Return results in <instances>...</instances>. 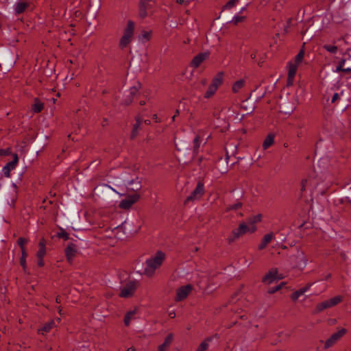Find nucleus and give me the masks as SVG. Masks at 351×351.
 Instances as JSON below:
<instances>
[{"label":"nucleus","instance_id":"44","mask_svg":"<svg viewBox=\"0 0 351 351\" xmlns=\"http://www.w3.org/2000/svg\"><path fill=\"white\" fill-rule=\"evenodd\" d=\"M151 32H143L141 36L142 39H144L145 40H149L150 38Z\"/></svg>","mask_w":351,"mask_h":351},{"label":"nucleus","instance_id":"51","mask_svg":"<svg viewBox=\"0 0 351 351\" xmlns=\"http://www.w3.org/2000/svg\"><path fill=\"white\" fill-rule=\"evenodd\" d=\"M169 316L171 318H174L176 317V313L174 311H171L169 313Z\"/></svg>","mask_w":351,"mask_h":351},{"label":"nucleus","instance_id":"45","mask_svg":"<svg viewBox=\"0 0 351 351\" xmlns=\"http://www.w3.org/2000/svg\"><path fill=\"white\" fill-rule=\"evenodd\" d=\"M281 289L280 285L276 286L274 287H271L268 290V293L270 294L274 293L275 292L278 291Z\"/></svg>","mask_w":351,"mask_h":351},{"label":"nucleus","instance_id":"42","mask_svg":"<svg viewBox=\"0 0 351 351\" xmlns=\"http://www.w3.org/2000/svg\"><path fill=\"white\" fill-rule=\"evenodd\" d=\"M27 242V239L23 237H20L18 239V244L21 248V251H23V249H25L24 245Z\"/></svg>","mask_w":351,"mask_h":351},{"label":"nucleus","instance_id":"59","mask_svg":"<svg viewBox=\"0 0 351 351\" xmlns=\"http://www.w3.org/2000/svg\"><path fill=\"white\" fill-rule=\"evenodd\" d=\"M144 122H145V123L146 125H149V124H150V123H151V122H150V121H149V120H148V119L145 120V121H144Z\"/></svg>","mask_w":351,"mask_h":351},{"label":"nucleus","instance_id":"15","mask_svg":"<svg viewBox=\"0 0 351 351\" xmlns=\"http://www.w3.org/2000/svg\"><path fill=\"white\" fill-rule=\"evenodd\" d=\"M142 119L141 117L137 116L136 117V123L133 125L132 130L131 132L130 138L132 139L135 138L138 134L139 131L141 130Z\"/></svg>","mask_w":351,"mask_h":351},{"label":"nucleus","instance_id":"34","mask_svg":"<svg viewBox=\"0 0 351 351\" xmlns=\"http://www.w3.org/2000/svg\"><path fill=\"white\" fill-rule=\"evenodd\" d=\"M242 203L241 202H237L235 204H229L226 207V212H229L230 210H237L240 209L242 207Z\"/></svg>","mask_w":351,"mask_h":351},{"label":"nucleus","instance_id":"38","mask_svg":"<svg viewBox=\"0 0 351 351\" xmlns=\"http://www.w3.org/2000/svg\"><path fill=\"white\" fill-rule=\"evenodd\" d=\"M239 1V0H229L224 5V9L230 10L234 7Z\"/></svg>","mask_w":351,"mask_h":351},{"label":"nucleus","instance_id":"33","mask_svg":"<svg viewBox=\"0 0 351 351\" xmlns=\"http://www.w3.org/2000/svg\"><path fill=\"white\" fill-rule=\"evenodd\" d=\"M27 256V254L25 249H23L21 251V257L20 258V264L22 266L24 271L26 270L27 263H26V258Z\"/></svg>","mask_w":351,"mask_h":351},{"label":"nucleus","instance_id":"4","mask_svg":"<svg viewBox=\"0 0 351 351\" xmlns=\"http://www.w3.org/2000/svg\"><path fill=\"white\" fill-rule=\"evenodd\" d=\"M204 185L203 182H198L195 189L191 193L184 202V204H187L191 202L199 200L204 194Z\"/></svg>","mask_w":351,"mask_h":351},{"label":"nucleus","instance_id":"8","mask_svg":"<svg viewBox=\"0 0 351 351\" xmlns=\"http://www.w3.org/2000/svg\"><path fill=\"white\" fill-rule=\"evenodd\" d=\"M140 195L138 194H132L122 199L119 204V207L122 209H129L131 206L138 201Z\"/></svg>","mask_w":351,"mask_h":351},{"label":"nucleus","instance_id":"35","mask_svg":"<svg viewBox=\"0 0 351 351\" xmlns=\"http://www.w3.org/2000/svg\"><path fill=\"white\" fill-rule=\"evenodd\" d=\"M217 88L213 86L211 84L209 85L208 90L206 91L204 94V97L208 99L211 97L217 91Z\"/></svg>","mask_w":351,"mask_h":351},{"label":"nucleus","instance_id":"21","mask_svg":"<svg viewBox=\"0 0 351 351\" xmlns=\"http://www.w3.org/2000/svg\"><path fill=\"white\" fill-rule=\"evenodd\" d=\"M44 108V104L38 98H35L32 106V111L34 113L40 112Z\"/></svg>","mask_w":351,"mask_h":351},{"label":"nucleus","instance_id":"2","mask_svg":"<svg viewBox=\"0 0 351 351\" xmlns=\"http://www.w3.org/2000/svg\"><path fill=\"white\" fill-rule=\"evenodd\" d=\"M304 56V50L302 49L296 55L294 62L289 63V72L287 79L288 84H291L293 83L294 77L297 71L298 66L302 62Z\"/></svg>","mask_w":351,"mask_h":351},{"label":"nucleus","instance_id":"54","mask_svg":"<svg viewBox=\"0 0 351 351\" xmlns=\"http://www.w3.org/2000/svg\"><path fill=\"white\" fill-rule=\"evenodd\" d=\"M56 303H60L61 302V299H60V296H57L56 298Z\"/></svg>","mask_w":351,"mask_h":351},{"label":"nucleus","instance_id":"12","mask_svg":"<svg viewBox=\"0 0 351 351\" xmlns=\"http://www.w3.org/2000/svg\"><path fill=\"white\" fill-rule=\"evenodd\" d=\"M18 160H19V158H18L17 154H14L13 160L10 162H8L3 167L2 172L5 177H6V178L10 177V171L16 167V166L18 163Z\"/></svg>","mask_w":351,"mask_h":351},{"label":"nucleus","instance_id":"55","mask_svg":"<svg viewBox=\"0 0 351 351\" xmlns=\"http://www.w3.org/2000/svg\"><path fill=\"white\" fill-rule=\"evenodd\" d=\"M58 313H59L60 315L63 314V313H62V308H61L60 306L58 308Z\"/></svg>","mask_w":351,"mask_h":351},{"label":"nucleus","instance_id":"40","mask_svg":"<svg viewBox=\"0 0 351 351\" xmlns=\"http://www.w3.org/2000/svg\"><path fill=\"white\" fill-rule=\"evenodd\" d=\"M313 283H308L305 287L298 289V291L300 292V293L302 295L304 294L307 291H308L312 286Z\"/></svg>","mask_w":351,"mask_h":351},{"label":"nucleus","instance_id":"62","mask_svg":"<svg viewBox=\"0 0 351 351\" xmlns=\"http://www.w3.org/2000/svg\"><path fill=\"white\" fill-rule=\"evenodd\" d=\"M202 84L203 85H205V84H206V80H202Z\"/></svg>","mask_w":351,"mask_h":351},{"label":"nucleus","instance_id":"23","mask_svg":"<svg viewBox=\"0 0 351 351\" xmlns=\"http://www.w3.org/2000/svg\"><path fill=\"white\" fill-rule=\"evenodd\" d=\"M201 144L202 139L199 136H195L193 140V153L194 156L199 153Z\"/></svg>","mask_w":351,"mask_h":351},{"label":"nucleus","instance_id":"26","mask_svg":"<svg viewBox=\"0 0 351 351\" xmlns=\"http://www.w3.org/2000/svg\"><path fill=\"white\" fill-rule=\"evenodd\" d=\"M274 135L272 134H269L263 143V149H268L271 145H272L274 144Z\"/></svg>","mask_w":351,"mask_h":351},{"label":"nucleus","instance_id":"43","mask_svg":"<svg viewBox=\"0 0 351 351\" xmlns=\"http://www.w3.org/2000/svg\"><path fill=\"white\" fill-rule=\"evenodd\" d=\"M302 295L300 293V292L297 290L295 291H294L291 295V298L292 300L293 301H296L300 296H301Z\"/></svg>","mask_w":351,"mask_h":351},{"label":"nucleus","instance_id":"11","mask_svg":"<svg viewBox=\"0 0 351 351\" xmlns=\"http://www.w3.org/2000/svg\"><path fill=\"white\" fill-rule=\"evenodd\" d=\"M210 53L208 51L198 53L192 59L190 64L191 66L197 69L204 60L208 59Z\"/></svg>","mask_w":351,"mask_h":351},{"label":"nucleus","instance_id":"31","mask_svg":"<svg viewBox=\"0 0 351 351\" xmlns=\"http://www.w3.org/2000/svg\"><path fill=\"white\" fill-rule=\"evenodd\" d=\"M138 90V88L136 86H132L130 88V90H129L130 95L128 96L129 98L126 99V100H125L126 105H128L132 102L134 96L137 93Z\"/></svg>","mask_w":351,"mask_h":351},{"label":"nucleus","instance_id":"5","mask_svg":"<svg viewBox=\"0 0 351 351\" xmlns=\"http://www.w3.org/2000/svg\"><path fill=\"white\" fill-rule=\"evenodd\" d=\"M249 232H251V227L248 223H240L237 229L232 230V235L228 238L229 243L233 242L235 239Z\"/></svg>","mask_w":351,"mask_h":351},{"label":"nucleus","instance_id":"25","mask_svg":"<svg viewBox=\"0 0 351 351\" xmlns=\"http://www.w3.org/2000/svg\"><path fill=\"white\" fill-rule=\"evenodd\" d=\"M134 30V23L132 21H128L127 27L124 30L123 35L132 38Z\"/></svg>","mask_w":351,"mask_h":351},{"label":"nucleus","instance_id":"57","mask_svg":"<svg viewBox=\"0 0 351 351\" xmlns=\"http://www.w3.org/2000/svg\"><path fill=\"white\" fill-rule=\"evenodd\" d=\"M126 351H136L135 348L133 347H131L128 348Z\"/></svg>","mask_w":351,"mask_h":351},{"label":"nucleus","instance_id":"52","mask_svg":"<svg viewBox=\"0 0 351 351\" xmlns=\"http://www.w3.org/2000/svg\"><path fill=\"white\" fill-rule=\"evenodd\" d=\"M341 72L350 73V72H351V68H346V69L343 68V71Z\"/></svg>","mask_w":351,"mask_h":351},{"label":"nucleus","instance_id":"3","mask_svg":"<svg viewBox=\"0 0 351 351\" xmlns=\"http://www.w3.org/2000/svg\"><path fill=\"white\" fill-rule=\"evenodd\" d=\"M342 300L343 297L341 295H337L329 300L323 301L316 305L314 313H319L326 308H332L337 305Z\"/></svg>","mask_w":351,"mask_h":351},{"label":"nucleus","instance_id":"18","mask_svg":"<svg viewBox=\"0 0 351 351\" xmlns=\"http://www.w3.org/2000/svg\"><path fill=\"white\" fill-rule=\"evenodd\" d=\"M261 215H254L247 220V223L251 227V232H254L256 230V223L261 221Z\"/></svg>","mask_w":351,"mask_h":351},{"label":"nucleus","instance_id":"1","mask_svg":"<svg viewBox=\"0 0 351 351\" xmlns=\"http://www.w3.org/2000/svg\"><path fill=\"white\" fill-rule=\"evenodd\" d=\"M165 254L159 250L156 253L147 258L145 262L143 274L147 277H152L157 269H158L165 259Z\"/></svg>","mask_w":351,"mask_h":351},{"label":"nucleus","instance_id":"10","mask_svg":"<svg viewBox=\"0 0 351 351\" xmlns=\"http://www.w3.org/2000/svg\"><path fill=\"white\" fill-rule=\"evenodd\" d=\"M346 330L342 328L332 334L325 342L324 349H328L332 347L345 333Z\"/></svg>","mask_w":351,"mask_h":351},{"label":"nucleus","instance_id":"63","mask_svg":"<svg viewBox=\"0 0 351 351\" xmlns=\"http://www.w3.org/2000/svg\"><path fill=\"white\" fill-rule=\"evenodd\" d=\"M145 104V101H140V105L143 106Z\"/></svg>","mask_w":351,"mask_h":351},{"label":"nucleus","instance_id":"7","mask_svg":"<svg viewBox=\"0 0 351 351\" xmlns=\"http://www.w3.org/2000/svg\"><path fill=\"white\" fill-rule=\"evenodd\" d=\"M193 290V286L190 284L179 287L176 291L175 300L180 302L187 298L189 293Z\"/></svg>","mask_w":351,"mask_h":351},{"label":"nucleus","instance_id":"22","mask_svg":"<svg viewBox=\"0 0 351 351\" xmlns=\"http://www.w3.org/2000/svg\"><path fill=\"white\" fill-rule=\"evenodd\" d=\"M223 72H219L212 80L211 85L215 87L217 89L223 83Z\"/></svg>","mask_w":351,"mask_h":351},{"label":"nucleus","instance_id":"13","mask_svg":"<svg viewBox=\"0 0 351 351\" xmlns=\"http://www.w3.org/2000/svg\"><path fill=\"white\" fill-rule=\"evenodd\" d=\"M29 7V3L24 0H18L14 5V13L16 15L23 13Z\"/></svg>","mask_w":351,"mask_h":351},{"label":"nucleus","instance_id":"61","mask_svg":"<svg viewBox=\"0 0 351 351\" xmlns=\"http://www.w3.org/2000/svg\"><path fill=\"white\" fill-rule=\"evenodd\" d=\"M198 250H199V247H195L194 248V250H193V252H198Z\"/></svg>","mask_w":351,"mask_h":351},{"label":"nucleus","instance_id":"16","mask_svg":"<svg viewBox=\"0 0 351 351\" xmlns=\"http://www.w3.org/2000/svg\"><path fill=\"white\" fill-rule=\"evenodd\" d=\"M274 239V234L269 232L263 237L260 244L258 245V249L262 250L265 249L267 245Z\"/></svg>","mask_w":351,"mask_h":351},{"label":"nucleus","instance_id":"6","mask_svg":"<svg viewBox=\"0 0 351 351\" xmlns=\"http://www.w3.org/2000/svg\"><path fill=\"white\" fill-rule=\"evenodd\" d=\"M136 288L137 282L130 281L121 289L119 296L124 298H130L134 295Z\"/></svg>","mask_w":351,"mask_h":351},{"label":"nucleus","instance_id":"60","mask_svg":"<svg viewBox=\"0 0 351 351\" xmlns=\"http://www.w3.org/2000/svg\"><path fill=\"white\" fill-rule=\"evenodd\" d=\"M245 10H246V7H243V8H242L241 9V10H240L239 13L241 14V13L243 12Z\"/></svg>","mask_w":351,"mask_h":351},{"label":"nucleus","instance_id":"17","mask_svg":"<svg viewBox=\"0 0 351 351\" xmlns=\"http://www.w3.org/2000/svg\"><path fill=\"white\" fill-rule=\"evenodd\" d=\"M278 271L276 269H271L263 278V282L267 284L272 283L277 276Z\"/></svg>","mask_w":351,"mask_h":351},{"label":"nucleus","instance_id":"64","mask_svg":"<svg viewBox=\"0 0 351 351\" xmlns=\"http://www.w3.org/2000/svg\"><path fill=\"white\" fill-rule=\"evenodd\" d=\"M179 113H180V112H179V110H177L176 111V112H175V114H174V115H176V117H177V116L179 114Z\"/></svg>","mask_w":351,"mask_h":351},{"label":"nucleus","instance_id":"47","mask_svg":"<svg viewBox=\"0 0 351 351\" xmlns=\"http://www.w3.org/2000/svg\"><path fill=\"white\" fill-rule=\"evenodd\" d=\"M38 262H37V265L38 267H41L44 265V261H43V258H38Z\"/></svg>","mask_w":351,"mask_h":351},{"label":"nucleus","instance_id":"36","mask_svg":"<svg viewBox=\"0 0 351 351\" xmlns=\"http://www.w3.org/2000/svg\"><path fill=\"white\" fill-rule=\"evenodd\" d=\"M323 49L332 54L337 53L338 51L337 47L333 45H323Z\"/></svg>","mask_w":351,"mask_h":351},{"label":"nucleus","instance_id":"49","mask_svg":"<svg viewBox=\"0 0 351 351\" xmlns=\"http://www.w3.org/2000/svg\"><path fill=\"white\" fill-rule=\"evenodd\" d=\"M339 98V94L338 93H335L332 97V100H331V102L332 103H334L336 100H337Z\"/></svg>","mask_w":351,"mask_h":351},{"label":"nucleus","instance_id":"46","mask_svg":"<svg viewBox=\"0 0 351 351\" xmlns=\"http://www.w3.org/2000/svg\"><path fill=\"white\" fill-rule=\"evenodd\" d=\"M298 258H299L301 261H303L304 266L306 265L307 260L305 258L303 252H301L300 254H299L298 256Z\"/></svg>","mask_w":351,"mask_h":351},{"label":"nucleus","instance_id":"41","mask_svg":"<svg viewBox=\"0 0 351 351\" xmlns=\"http://www.w3.org/2000/svg\"><path fill=\"white\" fill-rule=\"evenodd\" d=\"M345 62H346L345 59L341 60L339 62V65L337 66V68L335 69V72H341L343 69V65H344Z\"/></svg>","mask_w":351,"mask_h":351},{"label":"nucleus","instance_id":"19","mask_svg":"<svg viewBox=\"0 0 351 351\" xmlns=\"http://www.w3.org/2000/svg\"><path fill=\"white\" fill-rule=\"evenodd\" d=\"M173 334L170 333L169 334L165 339V341L163 342V343H162L161 345H160L158 348V351H166L167 350V348L170 346V345L171 344L172 341H173Z\"/></svg>","mask_w":351,"mask_h":351},{"label":"nucleus","instance_id":"32","mask_svg":"<svg viewBox=\"0 0 351 351\" xmlns=\"http://www.w3.org/2000/svg\"><path fill=\"white\" fill-rule=\"evenodd\" d=\"M132 38L130 36H124L121 37L120 42H119V47L121 49L125 48L128 44L131 42Z\"/></svg>","mask_w":351,"mask_h":351},{"label":"nucleus","instance_id":"56","mask_svg":"<svg viewBox=\"0 0 351 351\" xmlns=\"http://www.w3.org/2000/svg\"><path fill=\"white\" fill-rule=\"evenodd\" d=\"M153 118L156 121V122H160V121L158 119V117L156 114H154Z\"/></svg>","mask_w":351,"mask_h":351},{"label":"nucleus","instance_id":"20","mask_svg":"<svg viewBox=\"0 0 351 351\" xmlns=\"http://www.w3.org/2000/svg\"><path fill=\"white\" fill-rule=\"evenodd\" d=\"M127 185L131 191H136L141 188V182L138 178H136L135 180L128 182Z\"/></svg>","mask_w":351,"mask_h":351},{"label":"nucleus","instance_id":"9","mask_svg":"<svg viewBox=\"0 0 351 351\" xmlns=\"http://www.w3.org/2000/svg\"><path fill=\"white\" fill-rule=\"evenodd\" d=\"M77 246L73 243H68L67 246L64 249V254L66 261L69 264H72L75 257L77 254Z\"/></svg>","mask_w":351,"mask_h":351},{"label":"nucleus","instance_id":"58","mask_svg":"<svg viewBox=\"0 0 351 351\" xmlns=\"http://www.w3.org/2000/svg\"><path fill=\"white\" fill-rule=\"evenodd\" d=\"M304 182H306V180L303 181V182H302V191H304Z\"/></svg>","mask_w":351,"mask_h":351},{"label":"nucleus","instance_id":"48","mask_svg":"<svg viewBox=\"0 0 351 351\" xmlns=\"http://www.w3.org/2000/svg\"><path fill=\"white\" fill-rule=\"evenodd\" d=\"M178 3L188 5L190 3V0H176Z\"/></svg>","mask_w":351,"mask_h":351},{"label":"nucleus","instance_id":"14","mask_svg":"<svg viewBox=\"0 0 351 351\" xmlns=\"http://www.w3.org/2000/svg\"><path fill=\"white\" fill-rule=\"evenodd\" d=\"M151 0H141L139 3V16L145 18L147 15V10L151 7Z\"/></svg>","mask_w":351,"mask_h":351},{"label":"nucleus","instance_id":"53","mask_svg":"<svg viewBox=\"0 0 351 351\" xmlns=\"http://www.w3.org/2000/svg\"><path fill=\"white\" fill-rule=\"evenodd\" d=\"M250 58L252 59V60H254L255 58H256V53L254 51H252L251 53H250Z\"/></svg>","mask_w":351,"mask_h":351},{"label":"nucleus","instance_id":"37","mask_svg":"<svg viewBox=\"0 0 351 351\" xmlns=\"http://www.w3.org/2000/svg\"><path fill=\"white\" fill-rule=\"evenodd\" d=\"M57 237L60 239H63L64 241H67L69 239V233L63 229H61L60 232L57 233Z\"/></svg>","mask_w":351,"mask_h":351},{"label":"nucleus","instance_id":"30","mask_svg":"<svg viewBox=\"0 0 351 351\" xmlns=\"http://www.w3.org/2000/svg\"><path fill=\"white\" fill-rule=\"evenodd\" d=\"M56 326L54 320H51L47 323H45L43 328H40L42 334L44 332H49L53 328Z\"/></svg>","mask_w":351,"mask_h":351},{"label":"nucleus","instance_id":"50","mask_svg":"<svg viewBox=\"0 0 351 351\" xmlns=\"http://www.w3.org/2000/svg\"><path fill=\"white\" fill-rule=\"evenodd\" d=\"M8 151L5 149H0V155H6L8 154Z\"/></svg>","mask_w":351,"mask_h":351},{"label":"nucleus","instance_id":"28","mask_svg":"<svg viewBox=\"0 0 351 351\" xmlns=\"http://www.w3.org/2000/svg\"><path fill=\"white\" fill-rule=\"evenodd\" d=\"M136 313V310L134 309V310L128 312L125 314V317H124V324L126 326L130 325L132 319H135Z\"/></svg>","mask_w":351,"mask_h":351},{"label":"nucleus","instance_id":"24","mask_svg":"<svg viewBox=\"0 0 351 351\" xmlns=\"http://www.w3.org/2000/svg\"><path fill=\"white\" fill-rule=\"evenodd\" d=\"M39 250L36 253L37 258H43L46 254L45 241L42 239L38 243Z\"/></svg>","mask_w":351,"mask_h":351},{"label":"nucleus","instance_id":"39","mask_svg":"<svg viewBox=\"0 0 351 351\" xmlns=\"http://www.w3.org/2000/svg\"><path fill=\"white\" fill-rule=\"evenodd\" d=\"M245 19V16H234L232 20V23H233L234 25H237L239 23H241L244 21Z\"/></svg>","mask_w":351,"mask_h":351},{"label":"nucleus","instance_id":"27","mask_svg":"<svg viewBox=\"0 0 351 351\" xmlns=\"http://www.w3.org/2000/svg\"><path fill=\"white\" fill-rule=\"evenodd\" d=\"M213 340L211 337L206 338L198 346L196 351H206L209 347L210 342Z\"/></svg>","mask_w":351,"mask_h":351},{"label":"nucleus","instance_id":"29","mask_svg":"<svg viewBox=\"0 0 351 351\" xmlns=\"http://www.w3.org/2000/svg\"><path fill=\"white\" fill-rule=\"evenodd\" d=\"M245 82L244 80H239L236 81L232 87V92L234 93H237L240 91V90L243 88L245 86Z\"/></svg>","mask_w":351,"mask_h":351}]
</instances>
